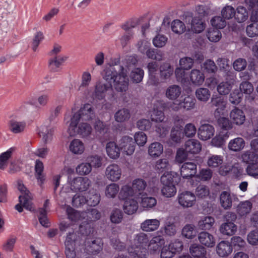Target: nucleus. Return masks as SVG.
I'll use <instances>...</instances> for the list:
<instances>
[{
    "mask_svg": "<svg viewBox=\"0 0 258 258\" xmlns=\"http://www.w3.org/2000/svg\"><path fill=\"white\" fill-rule=\"evenodd\" d=\"M103 78L108 83L98 82L96 83L93 93V98L102 100L105 97L108 91L112 90V82L114 83L115 89L120 92H126L128 88V79L127 77V70L121 66H109L103 71Z\"/></svg>",
    "mask_w": 258,
    "mask_h": 258,
    "instance_id": "f257e3e1",
    "label": "nucleus"
},
{
    "mask_svg": "<svg viewBox=\"0 0 258 258\" xmlns=\"http://www.w3.org/2000/svg\"><path fill=\"white\" fill-rule=\"evenodd\" d=\"M196 102V99L190 95L182 96L179 101L172 102H164L163 101L158 102L164 110H171L174 111H178L180 109L190 110L195 108Z\"/></svg>",
    "mask_w": 258,
    "mask_h": 258,
    "instance_id": "f03ea898",
    "label": "nucleus"
},
{
    "mask_svg": "<svg viewBox=\"0 0 258 258\" xmlns=\"http://www.w3.org/2000/svg\"><path fill=\"white\" fill-rule=\"evenodd\" d=\"M149 241V237L145 233L140 232L135 235L131 246L128 249L129 253L137 258H146V247Z\"/></svg>",
    "mask_w": 258,
    "mask_h": 258,
    "instance_id": "7ed1b4c3",
    "label": "nucleus"
},
{
    "mask_svg": "<svg viewBox=\"0 0 258 258\" xmlns=\"http://www.w3.org/2000/svg\"><path fill=\"white\" fill-rule=\"evenodd\" d=\"M178 176V174L174 172L164 173L161 177V182L163 185L161 192L162 195L167 198L174 196L176 192V188L174 183H177L180 178L174 177Z\"/></svg>",
    "mask_w": 258,
    "mask_h": 258,
    "instance_id": "20e7f679",
    "label": "nucleus"
},
{
    "mask_svg": "<svg viewBox=\"0 0 258 258\" xmlns=\"http://www.w3.org/2000/svg\"><path fill=\"white\" fill-rule=\"evenodd\" d=\"M80 120L71 119V122L68 129V133L70 137L77 135L82 138H89L92 131L90 124L86 122H81Z\"/></svg>",
    "mask_w": 258,
    "mask_h": 258,
    "instance_id": "39448f33",
    "label": "nucleus"
},
{
    "mask_svg": "<svg viewBox=\"0 0 258 258\" xmlns=\"http://www.w3.org/2000/svg\"><path fill=\"white\" fill-rule=\"evenodd\" d=\"M96 117L95 109L93 105L86 103L79 110L74 114L71 119L82 121H92Z\"/></svg>",
    "mask_w": 258,
    "mask_h": 258,
    "instance_id": "423d86ee",
    "label": "nucleus"
},
{
    "mask_svg": "<svg viewBox=\"0 0 258 258\" xmlns=\"http://www.w3.org/2000/svg\"><path fill=\"white\" fill-rule=\"evenodd\" d=\"M119 146L122 153L127 156H131L135 152V143L133 138L128 136H124L118 141Z\"/></svg>",
    "mask_w": 258,
    "mask_h": 258,
    "instance_id": "0eeeda50",
    "label": "nucleus"
},
{
    "mask_svg": "<svg viewBox=\"0 0 258 258\" xmlns=\"http://www.w3.org/2000/svg\"><path fill=\"white\" fill-rule=\"evenodd\" d=\"M18 189L21 192V195L19 196V202L23 203V207L25 209L31 211L33 208L31 202L32 198L31 194L28 190L23 184L19 182Z\"/></svg>",
    "mask_w": 258,
    "mask_h": 258,
    "instance_id": "6e6552de",
    "label": "nucleus"
},
{
    "mask_svg": "<svg viewBox=\"0 0 258 258\" xmlns=\"http://www.w3.org/2000/svg\"><path fill=\"white\" fill-rule=\"evenodd\" d=\"M71 189L74 191H84L88 189L91 181L87 177H77L70 181Z\"/></svg>",
    "mask_w": 258,
    "mask_h": 258,
    "instance_id": "1a4fd4ad",
    "label": "nucleus"
},
{
    "mask_svg": "<svg viewBox=\"0 0 258 258\" xmlns=\"http://www.w3.org/2000/svg\"><path fill=\"white\" fill-rule=\"evenodd\" d=\"M177 200L181 206L184 208L191 207L195 204L196 196L190 191H185L178 194Z\"/></svg>",
    "mask_w": 258,
    "mask_h": 258,
    "instance_id": "9d476101",
    "label": "nucleus"
},
{
    "mask_svg": "<svg viewBox=\"0 0 258 258\" xmlns=\"http://www.w3.org/2000/svg\"><path fill=\"white\" fill-rule=\"evenodd\" d=\"M92 81L91 74L87 71L84 72L81 76V84L78 90L83 93L85 97H88L91 94V89L89 87Z\"/></svg>",
    "mask_w": 258,
    "mask_h": 258,
    "instance_id": "9b49d317",
    "label": "nucleus"
},
{
    "mask_svg": "<svg viewBox=\"0 0 258 258\" xmlns=\"http://www.w3.org/2000/svg\"><path fill=\"white\" fill-rule=\"evenodd\" d=\"M180 175L183 178H189L197 173V166L195 162H185L180 167Z\"/></svg>",
    "mask_w": 258,
    "mask_h": 258,
    "instance_id": "f8f14e48",
    "label": "nucleus"
},
{
    "mask_svg": "<svg viewBox=\"0 0 258 258\" xmlns=\"http://www.w3.org/2000/svg\"><path fill=\"white\" fill-rule=\"evenodd\" d=\"M105 175L108 180L117 181L120 178L121 169L117 164H110L106 168Z\"/></svg>",
    "mask_w": 258,
    "mask_h": 258,
    "instance_id": "ddd939ff",
    "label": "nucleus"
},
{
    "mask_svg": "<svg viewBox=\"0 0 258 258\" xmlns=\"http://www.w3.org/2000/svg\"><path fill=\"white\" fill-rule=\"evenodd\" d=\"M191 30L195 33H200L205 29L206 24L204 19L194 15L189 23Z\"/></svg>",
    "mask_w": 258,
    "mask_h": 258,
    "instance_id": "4468645a",
    "label": "nucleus"
},
{
    "mask_svg": "<svg viewBox=\"0 0 258 258\" xmlns=\"http://www.w3.org/2000/svg\"><path fill=\"white\" fill-rule=\"evenodd\" d=\"M214 127L209 124H204L200 126L198 131L199 139L203 141L210 139L214 134Z\"/></svg>",
    "mask_w": 258,
    "mask_h": 258,
    "instance_id": "2eb2a0df",
    "label": "nucleus"
},
{
    "mask_svg": "<svg viewBox=\"0 0 258 258\" xmlns=\"http://www.w3.org/2000/svg\"><path fill=\"white\" fill-rule=\"evenodd\" d=\"M54 131L53 127L42 125L39 127L38 134L40 137H42L43 141L47 144L52 140Z\"/></svg>",
    "mask_w": 258,
    "mask_h": 258,
    "instance_id": "dca6fc26",
    "label": "nucleus"
},
{
    "mask_svg": "<svg viewBox=\"0 0 258 258\" xmlns=\"http://www.w3.org/2000/svg\"><path fill=\"white\" fill-rule=\"evenodd\" d=\"M189 80L195 86L202 85L205 81L204 74L199 69H192L189 73Z\"/></svg>",
    "mask_w": 258,
    "mask_h": 258,
    "instance_id": "f3484780",
    "label": "nucleus"
},
{
    "mask_svg": "<svg viewBox=\"0 0 258 258\" xmlns=\"http://www.w3.org/2000/svg\"><path fill=\"white\" fill-rule=\"evenodd\" d=\"M237 198L234 195H231L227 191H223L220 196V203L224 209H229L232 206L233 200Z\"/></svg>",
    "mask_w": 258,
    "mask_h": 258,
    "instance_id": "a211bd4d",
    "label": "nucleus"
},
{
    "mask_svg": "<svg viewBox=\"0 0 258 258\" xmlns=\"http://www.w3.org/2000/svg\"><path fill=\"white\" fill-rule=\"evenodd\" d=\"M230 117L233 123L240 125L245 120V116L243 111L237 107L233 109L230 113Z\"/></svg>",
    "mask_w": 258,
    "mask_h": 258,
    "instance_id": "6ab92c4d",
    "label": "nucleus"
},
{
    "mask_svg": "<svg viewBox=\"0 0 258 258\" xmlns=\"http://www.w3.org/2000/svg\"><path fill=\"white\" fill-rule=\"evenodd\" d=\"M106 151L107 155L111 159H117L120 153V148L117 144L113 141H110L106 145Z\"/></svg>",
    "mask_w": 258,
    "mask_h": 258,
    "instance_id": "aec40b11",
    "label": "nucleus"
},
{
    "mask_svg": "<svg viewBox=\"0 0 258 258\" xmlns=\"http://www.w3.org/2000/svg\"><path fill=\"white\" fill-rule=\"evenodd\" d=\"M103 242L101 238H98L92 240L86 241L87 250L92 254H97L102 249Z\"/></svg>",
    "mask_w": 258,
    "mask_h": 258,
    "instance_id": "412c9836",
    "label": "nucleus"
},
{
    "mask_svg": "<svg viewBox=\"0 0 258 258\" xmlns=\"http://www.w3.org/2000/svg\"><path fill=\"white\" fill-rule=\"evenodd\" d=\"M232 250L230 243L226 241H221L216 247L217 253L221 257L227 256L232 252Z\"/></svg>",
    "mask_w": 258,
    "mask_h": 258,
    "instance_id": "4be33fe9",
    "label": "nucleus"
},
{
    "mask_svg": "<svg viewBox=\"0 0 258 258\" xmlns=\"http://www.w3.org/2000/svg\"><path fill=\"white\" fill-rule=\"evenodd\" d=\"M200 242L208 247H212L215 245V239L213 235L207 232H201L198 235Z\"/></svg>",
    "mask_w": 258,
    "mask_h": 258,
    "instance_id": "5701e85b",
    "label": "nucleus"
},
{
    "mask_svg": "<svg viewBox=\"0 0 258 258\" xmlns=\"http://www.w3.org/2000/svg\"><path fill=\"white\" fill-rule=\"evenodd\" d=\"M176 233V227L174 222L167 220L165 222L164 226L162 227L156 233H161L167 236H172L174 235Z\"/></svg>",
    "mask_w": 258,
    "mask_h": 258,
    "instance_id": "b1692460",
    "label": "nucleus"
},
{
    "mask_svg": "<svg viewBox=\"0 0 258 258\" xmlns=\"http://www.w3.org/2000/svg\"><path fill=\"white\" fill-rule=\"evenodd\" d=\"M160 222L157 219H147L141 224V228L144 231L152 232L156 230L159 227Z\"/></svg>",
    "mask_w": 258,
    "mask_h": 258,
    "instance_id": "393cba45",
    "label": "nucleus"
},
{
    "mask_svg": "<svg viewBox=\"0 0 258 258\" xmlns=\"http://www.w3.org/2000/svg\"><path fill=\"white\" fill-rule=\"evenodd\" d=\"M9 125L10 131L14 134H18L24 132L26 127V122L24 121L11 119Z\"/></svg>",
    "mask_w": 258,
    "mask_h": 258,
    "instance_id": "a878e982",
    "label": "nucleus"
},
{
    "mask_svg": "<svg viewBox=\"0 0 258 258\" xmlns=\"http://www.w3.org/2000/svg\"><path fill=\"white\" fill-rule=\"evenodd\" d=\"M181 88L177 85H172L166 90L165 96L170 100H176L181 95Z\"/></svg>",
    "mask_w": 258,
    "mask_h": 258,
    "instance_id": "bb28decb",
    "label": "nucleus"
},
{
    "mask_svg": "<svg viewBox=\"0 0 258 258\" xmlns=\"http://www.w3.org/2000/svg\"><path fill=\"white\" fill-rule=\"evenodd\" d=\"M185 151L190 154H197L202 149L201 145L199 141L190 139L187 141L184 145Z\"/></svg>",
    "mask_w": 258,
    "mask_h": 258,
    "instance_id": "cd10ccee",
    "label": "nucleus"
},
{
    "mask_svg": "<svg viewBox=\"0 0 258 258\" xmlns=\"http://www.w3.org/2000/svg\"><path fill=\"white\" fill-rule=\"evenodd\" d=\"M69 150L74 154L81 155L84 152L85 146L80 139H75L71 142Z\"/></svg>",
    "mask_w": 258,
    "mask_h": 258,
    "instance_id": "c85d7f7f",
    "label": "nucleus"
},
{
    "mask_svg": "<svg viewBox=\"0 0 258 258\" xmlns=\"http://www.w3.org/2000/svg\"><path fill=\"white\" fill-rule=\"evenodd\" d=\"M244 140L241 137H237L231 140L228 145V149L233 152L241 151L245 147Z\"/></svg>",
    "mask_w": 258,
    "mask_h": 258,
    "instance_id": "c756f323",
    "label": "nucleus"
},
{
    "mask_svg": "<svg viewBox=\"0 0 258 258\" xmlns=\"http://www.w3.org/2000/svg\"><path fill=\"white\" fill-rule=\"evenodd\" d=\"M146 186L147 182L141 178L135 179L132 183V187L137 197L144 196V191Z\"/></svg>",
    "mask_w": 258,
    "mask_h": 258,
    "instance_id": "7c9ffc66",
    "label": "nucleus"
},
{
    "mask_svg": "<svg viewBox=\"0 0 258 258\" xmlns=\"http://www.w3.org/2000/svg\"><path fill=\"white\" fill-rule=\"evenodd\" d=\"M67 212L68 218L73 222H79L83 220L86 218V211L80 212L70 207L67 208Z\"/></svg>",
    "mask_w": 258,
    "mask_h": 258,
    "instance_id": "2f4dec72",
    "label": "nucleus"
},
{
    "mask_svg": "<svg viewBox=\"0 0 258 258\" xmlns=\"http://www.w3.org/2000/svg\"><path fill=\"white\" fill-rule=\"evenodd\" d=\"M138 207V203L136 200L128 199L125 200L123 209L126 214L132 215L137 211Z\"/></svg>",
    "mask_w": 258,
    "mask_h": 258,
    "instance_id": "473e14b6",
    "label": "nucleus"
},
{
    "mask_svg": "<svg viewBox=\"0 0 258 258\" xmlns=\"http://www.w3.org/2000/svg\"><path fill=\"white\" fill-rule=\"evenodd\" d=\"M241 159L243 162L248 165L258 163V154L253 151L247 150L242 154Z\"/></svg>",
    "mask_w": 258,
    "mask_h": 258,
    "instance_id": "72a5a7b5",
    "label": "nucleus"
},
{
    "mask_svg": "<svg viewBox=\"0 0 258 258\" xmlns=\"http://www.w3.org/2000/svg\"><path fill=\"white\" fill-rule=\"evenodd\" d=\"M163 152L162 145L159 142H154L150 145L148 147V154L153 158L160 156Z\"/></svg>",
    "mask_w": 258,
    "mask_h": 258,
    "instance_id": "f704fd0d",
    "label": "nucleus"
},
{
    "mask_svg": "<svg viewBox=\"0 0 258 258\" xmlns=\"http://www.w3.org/2000/svg\"><path fill=\"white\" fill-rule=\"evenodd\" d=\"M220 231L223 235L231 236L237 231V226L233 222H227L221 225Z\"/></svg>",
    "mask_w": 258,
    "mask_h": 258,
    "instance_id": "c9c22d12",
    "label": "nucleus"
},
{
    "mask_svg": "<svg viewBox=\"0 0 258 258\" xmlns=\"http://www.w3.org/2000/svg\"><path fill=\"white\" fill-rule=\"evenodd\" d=\"M160 78L163 80L169 79L173 73V68L169 63H162L159 67Z\"/></svg>",
    "mask_w": 258,
    "mask_h": 258,
    "instance_id": "e433bc0d",
    "label": "nucleus"
},
{
    "mask_svg": "<svg viewBox=\"0 0 258 258\" xmlns=\"http://www.w3.org/2000/svg\"><path fill=\"white\" fill-rule=\"evenodd\" d=\"M213 105L216 107L215 110L214 115L216 117L219 116L223 113V111L226 108V102L224 99L221 97H217L212 100Z\"/></svg>",
    "mask_w": 258,
    "mask_h": 258,
    "instance_id": "4c0bfd02",
    "label": "nucleus"
},
{
    "mask_svg": "<svg viewBox=\"0 0 258 258\" xmlns=\"http://www.w3.org/2000/svg\"><path fill=\"white\" fill-rule=\"evenodd\" d=\"M215 223V219L212 216H206L202 218L198 222V227L201 230H210Z\"/></svg>",
    "mask_w": 258,
    "mask_h": 258,
    "instance_id": "58836bf2",
    "label": "nucleus"
},
{
    "mask_svg": "<svg viewBox=\"0 0 258 258\" xmlns=\"http://www.w3.org/2000/svg\"><path fill=\"white\" fill-rule=\"evenodd\" d=\"M234 16L237 22L242 23L247 19L248 14L246 8L240 6L236 8Z\"/></svg>",
    "mask_w": 258,
    "mask_h": 258,
    "instance_id": "ea45409f",
    "label": "nucleus"
},
{
    "mask_svg": "<svg viewBox=\"0 0 258 258\" xmlns=\"http://www.w3.org/2000/svg\"><path fill=\"white\" fill-rule=\"evenodd\" d=\"M189 251L191 254L195 258L205 257L206 250L205 248L198 244H193L189 247Z\"/></svg>",
    "mask_w": 258,
    "mask_h": 258,
    "instance_id": "a19ab883",
    "label": "nucleus"
},
{
    "mask_svg": "<svg viewBox=\"0 0 258 258\" xmlns=\"http://www.w3.org/2000/svg\"><path fill=\"white\" fill-rule=\"evenodd\" d=\"M229 137L228 132H221L213 138L211 141V144L213 146L216 147H221L225 143V140Z\"/></svg>",
    "mask_w": 258,
    "mask_h": 258,
    "instance_id": "79ce46f5",
    "label": "nucleus"
},
{
    "mask_svg": "<svg viewBox=\"0 0 258 258\" xmlns=\"http://www.w3.org/2000/svg\"><path fill=\"white\" fill-rule=\"evenodd\" d=\"M130 112L128 109L122 108L114 114L115 120L118 122H122L130 118Z\"/></svg>",
    "mask_w": 258,
    "mask_h": 258,
    "instance_id": "37998d69",
    "label": "nucleus"
},
{
    "mask_svg": "<svg viewBox=\"0 0 258 258\" xmlns=\"http://www.w3.org/2000/svg\"><path fill=\"white\" fill-rule=\"evenodd\" d=\"M252 204L248 201H246L239 204L237 207V213L241 216L248 214L251 210Z\"/></svg>",
    "mask_w": 258,
    "mask_h": 258,
    "instance_id": "c03bdc74",
    "label": "nucleus"
},
{
    "mask_svg": "<svg viewBox=\"0 0 258 258\" xmlns=\"http://www.w3.org/2000/svg\"><path fill=\"white\" fill-rule=\"evenodd\" d=\"M100 201V196L96 190H90L87 196V204L90 206L97 205Z\"/></svg>",
    "mask_w": 258,
    "mask_h": 258,
    "instance_id": "a18cd8bd",
    "label": "nucleus"
},
{
    "mask_svg": "<svg viewBox=\"0 0 258 258\" xmlns=\"http://www.w3.org/2000/svg\"><path fill=\"white\" fill-rule=\"evenodd\" d=\"M87 215L86 217H87L86 221L83 222L80 225V229L83 228L84 223L87 222V224H88V221H95L98 220L101 217L100 213L96 209H91L86 212Z\"/></svg>",
    "mask_w": 258,
    "mask_h": 258,
    "instance_id": "49530a36",
    "label": "nucleus"
},
{
    "mask_svg": "<svg viewBox=\"0 0 258 258\" xmlns=\"http://www.w3.org/2000/svg\"><path fill=\"white\" fill-rule=\"evenodd\" d=\"M196 96L197 98L202 102H207L210 98L211 93L209 89L206 88H199L196 91Z\"/></svg>",
    "mask_w": 258,
    "mask_h": 258,
    "instance_id": "de8ad7c7",
    "label": "nucleus"
},
{
    "mask_svg": "<svg viewBox=\"0 0 258 258\" xmlns=\"http://www.w3.org/2000/svg\"><path fill=\"white\" fill-rule=\"evenodd\" d=\"M144 76V70L140 68H136L132 71L130 77L133 83H139L142 81Z\"/></svg>",
    "mask_w": 258,
    "mask_h": 258,
    "instance_id": "09e8293b",
    "label": "nucleus"
},
{
    "mask_svg": "<svg viewBox=\"0 0 258 258\" xmlns=\"http://www.w3.org/2000/svg\"><path fill=\"white\" fill-rule=\"evenodd\" d=\"M119 191V185L114 183H110L106 186L105 190V196L108 198H114Z\"/></svg>",
    "mask_w": 258,
    "mask_h": 258,
    "instance_id": "8fccbe9b",
    "label": "nucleus"
},
{
    "mask_svg": "<svg viewBox=\"0 0 258 258\" xmlns=\"http://www.w3.org/2000/svg\"><path fill=\"white\" fill-rule=\"evenodd\" d=\"M182 234L188 239H192L197 234L195 226L193 224H186L182 229Z\"/></svg>",
    "mask_w": 258,
    "mask_h": 258,
    "instance_id": "3c124183",
    "label": "nucleus"
},
{
    "mask_svg": "<svg viewBox=\"0 0 258 258\" xmlns=\"http://www.w3.org/2000/svg\"><path fill=\"white\" fill-rule=\"evenodd\" d=\"M210 12V8L205 4L199 5L195 7V15L204 19L207 16Z\"/></svg>",
    "mask_w": 258,
    "mask_h": 258,
    "instance_id": "603ef678",
    "label": "nucleus"
},
{
    "mask_svg": "<svg viewBox=\"0 0 258 258\" xmlns=\"http://www.w3.org/2000/svg\"><path fill=\"white\" fill-rule=\"evenodd\" d=\"M133 196H136L133 187L128 185H125L122 186L119 194L120 199L125 200L128 197Z\"/></svg>",
    "mask_w": 258,
    "mask_h": 258,
    "instance_id": "864d4df0",
    "label": "nucleus"
},
{
    "mask_svg": "<svg viewBox=\"0 0 258 258\" xmlns=\"http://www.w3.org/2000/svg\"><path fill=\"white\" fill-rule=\"evenodd\" d=\"M223 157L220 155H212L208 158L207 164L211 168L219 167L223 163Z\"/></svg>",
    "mask_w": 258,
    "mask_h": 258,
    "instance_id": "5fc2aeb1",
    "label": "nucleus"
},
{
    "mask_svg": "<svg viewBox=\"0 0 258 258\" xmlns=\"http://www.w3.org/2000/svg\"><path fill=\"white\" fill-rule=\"evenodd\" d=\"M148 58L160 61L163 58V53L160 50H158L154 48H148L145 54Z\"/></svg>",
    "mask_w": 258,
    "mask_h": 258,
    "instance_id": "6e6d98bb",
    "label": "nucleus"
},
{
    "mask_svg": "<svg viewBox=\"0 0 258 258\" xmlns=\"http://www.w3.org/2000/svg\"><path fill=\"white\" fill-rule=\"evenodd\" d=\"M123 214L119 209H114L111 212L110 219L112 223L114 224L120 223L123 219Z\"/></svg>",
    "mask_w": 258,
    "mask_h": 258,
    "instance_id": "4d7b16f0",
    "label": "nucleus"
},
{
    "mask_svg": "<svg viewBox=\"0 0 258 258\" xmlns=\"http://www.w3.org/2000/svg\"><path fill=\"white\" fill-rule=\"evenodd\" d=\"M172 31L178 34L183 33L185 30V24L179 20H175L171 23Z\"/></svg>",
    "mask_w": 258,
    "mask_h": 258,
    "instance_id": "13d9d810",
    "label": "nucleus"
},
{
    "mask_svg": "<svg viewBox=\"0 0 258 258\" xmlns=\"http://www.w3.org/2000/svg\"><path fill=\"white\" fill-rule=\"evenodd\" d=\"M136 46L139 52L145 54L148 48L151 47V43L147 39H143L137 42Z\"/></svg>",
    "mask_w": 258,
    "mask_h": 258,
    "instance_id": "bf43d9fd",
    "label": "nucleus"
},
{
    "mask_svg": "<svg viewBox=\"0 0 258 258\" xmlns=\"http://www.w3.org/2000/svg\"><path fill=\"white\" fill-rule=\"evenodd\" d=\"M170 168V165L168 159H161L156 162L155 168L159 172H163L168 170Z\"/></svg>",
    "mask_w": 258,
    "mask_h": 258,
    "instance_id": "052dcab7",
    "label": "nucleus"
},
{
    "mask_svg": "<svg viewBox=\"0 0 258 258\" xmlns=\"http://www.w3.org/2000/svg\"><path fill=\"white\" fill-rule=\"evenodd\" d=\"M91 170L92 167L89 163H82L76 167V172L81 175H87Z\"/></svg>",
    "mask_w": 258,
    "mask_h": 258,
    "instance_id": "680f3d73",
    "label": "nucleus"
},
{
    "mask_svg": "<svg viewBox=\"0 0 258 258\" xmlns=\"http://www.w3.org/2000/svg\"><path fill=\"white\" fill-rule=\"evenodd\" d=\"M211 23L212 26L216 29H222L226 25L225 20L220 16H215L211 20Z\"/></svg>",
    "mask_w": 258,
    "mask_h": 258,
    "instance_id": "e2e57ef3",
    "label": "nucleus"
},
{
    "mask_svg": "<svg viewBox=\"0 0 258 258\" xmlns=\"http://www.w3.org/2000/svg\"><path fill=\"white\" fill-rule=\"evenodd\" d=\"M246 33L249 37L258 36V24L254 22L247 25L246 28Z\"/></svg>",
    "mask_w": 258,
    "mask_h": 258,
    "instance_id": "0e129e2a",
    "label": "nucleus"
},
{
    "mask_svg": "<svg viewBox=\"0 0 258 258\" xmlns=\"http://www.w3.org/2000/svg\"><path fill=\"white\" fill-rule=\"evenodd\" d=\"M194 63V59L189 57H183L179 60L180 67L186 70L191 69Z\"/></svg>",
    "mask_w": 258,
    "mask_h": 258,
    "instance_id": "69168bd1",
    "label": "nucleus"
},
{
    "mask_svg": "<svg viewBox=\"0 0 258 258\" xmlns=\"http://www.w3.org/2000/svg\"><path fill=\"white\" fill-rule=\"evenodd\" d=\"M232 88V85L228 82H223L220 83L217 88L218 93L221 95H226L229 93Z\"/></svg>",
    "mask_w": 258,
    "mask_h": 258,
    "instance_id": "338daca9",
    "label": "nucleus"
},
{
    "mask_svg": "<svg viewBox=\"0 0 258 258\" xmlns=\"http://www.w3.org/2000/svg\"><path fill=\"white\" fill-rule=\"evenodd\" d=\"M248 242L251 245H258V229L251 231L247 236Z\"/></svg>",
    "mask_w": 258,
    "mask_h": 258,
    "instance_id": "774afa93",
    "label": "nucleus"
}]
</instances>
